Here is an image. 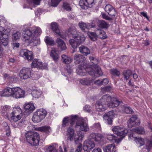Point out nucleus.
<instances>
[{"label": "nucleus", "mask_w": 152, "mask_h": 152, "mask_svg": "<svg viewBox=\"0 0 152 152\" xmlns=\"http://www.w3.org/2000/svg\"><path fill=\"white\" fill-rule=\"evenodd\" d=\"M41 32V29L38 27L26 30L25 33L22 37V40L28 44L31 42H34V40H36Z\"/></svg>", "instance_id": "obj_1"}, {"label": "nucleus", "mask_w": 152, "mask_h": 152, "mask_svg": "<svg viewBox=\"0 0 152 152\" xmlns=\"http://www.w3.org/2000/svg\"><path fill=\"white\" fill-rule=\"evenodd\" d=\"M76 72L78 75L83 76L86 75L87 74L86 72H87L92 77L95 78L99 77L102 74L100 68L96 67L93 66L85 69L80 65L78 66Z\"/></svg>", "instance_id": "obj_2"}, {"label": "nucleus", "mask_w": 152, "mask_h": 152, "mask_svg": "<svg viewBox=\"0 0 152 152\" xmlns=\"http://www.w3.org/2000/svg\"><path fill=\"white\" fill-rule=\"evenodd\" d=\"M68 31L71 34L72 37L75 39H71L69 41L73 48H77L78 46L84 42L86 38L84 35L77 32L75 29L72 28H69Z\"/></svg>", "instance_id": "obj_3"}, {"label": "nucleus", "mask_w": 152, "mask_h": 152, "mask_svg": "<svg viewBox=\"0 0 152 152\" xmlns=\"http://www.w3.org/2000/svg\"><path fill=\"white\" fill-rule=\"evenodd\" d=\"M103 138V136L100 134L91 133L88 137V140L84 142L83 144V149L86 151L92 149L95 146L93 141L99 143Z\"/></svg>", "instance_id": "obj_4"}, {"label": "nucleus", "mask_w": 152, "mask_h": 152, "mask_svg": "<svg viewBox=\"0 0 152 152\" xmlns=\"http://www.w3.org/2000/svg\"><path fill=\"white\" fill-rule=\"evenodd\" d=\"M26 140L32 146H38L39 145L40 137L38 133L36 132H28L25 134Z\"/></svg>", "instance_id": "obj_5"}, {"label": "nucleus", "mask_w": 152, "mask_h": 152, "mask_svg": "<svg viewBox=\"0 0 152 152\" xmlns=\"http://www.w3.org/2000/svg\"><path fill=\"white\" fill-rule=\"evenodd\" d=\"M111 99V97L108 95H104L101 99L97 101L96 104V108L98 111H104L106 109Z\"/></svg>", "instance_id": "obj_6"}, {"label": "nucleus", "mask_w": 152, "mask_h": 152, "mask_svg": "<svg viewBox=\"0 0 152 152\" xmlns=\"http://www.w3.org/2000/svg\"><path fill=\"white\" fill-rule=\"evenodd\" d=\"M47 115V112L43 109H40L35 112L32 118V120L34 123H39L45 118Z\"/></svg>", "instance_id": "obj_7"}, {"label": "nucleus", "mask_w": 152, "mask_h": 152, "mask_svg": "<svg viewBox=\"0 0 152 152\" xmlns=\"http://www.w3.org/2000/svg\"><path fill=\"white\" fill-rule=\"evenodd\" d=\"M22 111L19 107L13 108L12 112L10 114L12 120L15 122L20 120L22 116Z\"/></svg>", "instance_id": "obj_8"}, {"label": "nucleus", "mask_w": 152, "mask_h": 152, "mask_svg": "<svg viewBox=\"0 0 152 152\" xmlns=\"http://www.w3.org/2000/svg\"><path fill=\"white\" fill-rule=\"evenodd\" d=\"M75 128L85 132L88 131L89 129L88 124L82 118H80L77 120L76 123Z\"/></svg>", "instance_id": "obj_9"}, {"label": "nucleus", "mask_w": 152, "mask_h": 152, "mask_svg": "<svg viewBox=\"0 0 152 152\" xmlns=\"http://www.w3.org/2000/svg\"><path fill=\"white\" fill-rule=\"evenodd\" d=\"M114 133L118 136H123L124 137L128 132L127 129L119 126H114L112 128Z\"/></svg>", "instance_id": "obj_10"}, {"label": "nucleus", "mask_w": 152, "mask_h": 152, "mask_svg": "<svg viewBox=\"0 0 152 152\" xmlns=\"http://www.w3.org/2000/svg\"><path fill=\"white\" fill-rule=\"evenodd\" d=\"M31 71L29 68H23L20 71L19 76L22 79L25 80L30 77Z\"/></svg>", "instance_id": "obj_11"}, {"label": "nucleus", "mask_w": 152, "mask_h": 152, "mask_svg": "<svg viewBox=\"0 0 152 152\" xmlns=\"http://www.w3.org/2000/svg\"><path fill=\"white\" fill-rule=\"evenodd\" d=\"M128 126L131 128L133 126L139 125L140 123L139 120L136 115H132L128 121Z\"/></svg>", "instance_id": "obj_12"}, {"label": "nucleus", "mask_w": 152, "mask_h": 152, "mask_svg": "<svg viewBox=\"0 0 152 152\" xmlns=\"http://www.w3.org/2000/svg\"><path fill=\"white\" fill-rule=\"evenodd\" d=\"M20 54L28 61H31L33 58L32 52L26 49L22 50L20 52Z\"/></svg>", "instance_id": "obj_13"}, {"label": "nucleus", "mask_w": 152, "mask_h": 152, "mask_svg": "<svg viewBox=\"0 0 152 152\" xmlns=\"http://www.w3.org/2000/svg\"><path fill=\"white\" fill-rule=\"evenodd\" d=\"M13 97L18 99L23 97L24 96L25 91L19 87H14V89Z\"/></svg>", "instance_id": "obj_14"}, {"label": "nucleus", "mask_w": 152, "mask_h": 152, "mask_svg": "<svg viewBox=\"0 0 152 152\" xmlns=\"http://www.w3.org/2000/svg\"><path fill=\"white\" fill-rule=\"evenodd\" d=\"M114 115V113L110 111L105 113L103 116V119L106 121V123L108 124H111L112 123V119Z\"/></svg>", "instance_id": "obj_15"}, {"label": "nucleus", "mask_w": 152, "mask_h": 152, "mask_svg": "<svg viewBox=\"0 0 152 152\" xmlns=\"http://www.w3.org/2000/svg\"><path fill=\"white\" fill-rule=\"evenodd\" d=\"M105 11L107 12L108 15L110 16L113 17H115L116 14L115 10L113 7L110 4L107 5L104 8Z\"/></svg>", "instance_id": "obj_16"}, {"label": "nucleus", "mask_w": 152, "mask_h": 152, "mask_svg": "<svg viewBox=\"0 0 152 152\" xmlns=\"http://www.w3.org/2000/svg\"><path fill=\"white\" fill-rule=\"evenodd\" d=\"M66 135L67 136V140L72 141L75 135V131L73 129L69 127L67 129Z\"/></svg>", "instance_id": "obj_17"}, {"label": "nucleus", "mask_w": 152, "mask_h": 152, "mask_svg": "<svg viewBox=\"0 0 152 152\" xmlns=\"http://www.w3.org/2000/svg\"><path fill=\"white\" fill-rule=\"evenodd\" d=\"M121 102L119 101L117 99L111 98L110 102H108L107 106L110 108H113L118 107Z\"/></svg>", "instance_id": "obj_18"}, {"label": "nucleus", "mask_w": 152, "mask_h": 152, "mask_svg": "<svg viewBox=\"0 0 152 152\" xmlns=\"http://www.w3.org/2000/svg\"><path fill=\"white\" fill-rule=\"evenodd\" d=\"M51 28L56 34H58L61 37L63 38H64V36L60 33V31L58 28V26L56 23L53 22L52 23Z\"/></svg>", "instance_id": "obj_19"}, {"label": "nucleus", "mask_w": 152, "mask_h": 152, "mask_svg": "<svg viewBox=\"0 0 152 152\" xmlns=\"http://www.w3.org/2000/svg\"><path fill=\"white\" fill-rule=\"evenodd\" d=\"M32 68L36 67L42 69L43 68L42 63L40 60L37 59H34L31 63Z\"/></svg>", "instance_id": "obj_20"}, {"label": "nucleus", "mask_w": 152, "mask_h": 152, "mask_svg": "<svg viewBox=\"0 0 152 152\" xmlns=\"http://www.w3.org/2000/svg\"><path fill=\"white\" fill-rule=\"evenodd\" d=\"M95 32L98 37L101 39H104L107 37L104 31L102 29H97L96 30Z\"/></svg>", "instance_id": "obj_21"}, {"label": "nucleus", "mask_w": 152, "mask_h": 152, "mask_svg": "<svg viewBox=\"0 0 152 152\" xmlns=\"http://www.w3.org/2000/svg\"><path fill=\"white\" fill-rule=\"evenodd\" d=\"M74 59L76 63L80 64L83 62L85 61V58L81 54H75L74 57Z\"/></svg>", "instance_id": "obj_22"}, {"label": "nucleus", "mask_w": 152, "mask_h": 152, "mask_svg": "<svg viewBox=\"0 0 152 152\" xmlns=\"http://www.w3.org/2000/svg\"><path fill=\"white\" fill-rule=\"evenodd\" d=\"M79 81L82 85L90 86L93 83V80L91 78H86L80 79Z\"/></svg>", "instance_id": "obj_23"}, {"label": "nucleus", "mask_w": 152, "mask_h": 152, "mask_svg": "<svg viewBox=\"0 0 152 152\" xmlns=\"http://www.w3.org/2000/svg\"><path fill=\"white\" fill-rule=\"evenodd\" d=\"M57 50L56 48L53 49L51 51L50 56L55 62L58 61L59 58L58 54L56 53Z\"/></svg>", "instance_id": "obj_24"}, {"label": "nucleus", "mask_w": 152, "mask_h": 152, "mask_svg": "<svg viewBox=\"0 0 152 152\" xmlns=\"http://www.w3.org/2000/svg\"><path fill=\"white\" fill-rule=\"evenodd\" d=\"M56 42L58 44V47L62 50H65L66 48L65 44L62 39L57 38L56 40Z\"/></svg>", "instance_id": "obj_25"}, {"label": "nucleus", "mask_w": 152, "mask_h": 152, "mask_svg": "<svg viewBox=\"0 0 152 152\" xmlns=\"http://www.w3.org/2000/svg\"><path fill=\"white\" fill-rule=\"evenodd\" d=\"M80 52L86 56H87L90 53L89 49L83 45H81L79 47Z\"/></svg>", "instance_id": "obj_26"}, {"label": "nucleus", "mask_w": 152, "mask_h": 152, "mask_svg": "<svg viewBox=\"0 0 152 152\" xmlns=\"http://www.w3.org/2000/svg\"><path fill=\"white\" fill-rule=\"evenodd\" d=\"M115 148L113 144H109L103 147L104 152H113Z\"/></svg>", "instance_id": "obj_27"}, {"label": "nucleus", "mask_w": 152, "mask_h": 152, "mask_svg": "<svg viewBox=\"0 0 152 152\" xmlns=\"http://www.w3.org/2000/svg\"><path fill=\"white\" fill-rule=\"evenodd\" d=\"M24 108L25 111L31 112L35 109V107L32 103H28L24 106Z\"/></svg>", "instance_id": "obj_28"}, {"label": "nucleus", "mask_w": 152, "mask_h": 152, "mask_svg": "<svg viewBox=\"0 0 152 152\" xmlns=\"http://www.w3.org/2000/svg\"><path fill=\"white\" fill-rule=\"evenodd\" d=\"M61 60L63 63L66 64L70 63L72 62L71 58L65 55H62L61 56Z\"/></svg>", "instance_id": "obj_29"}, {"label": "nucleus", "mask_w": 152, "mask_h": 152, "mask_svg": "<svg viewBox=\"0 0 152 152\" xmlns=\"http://www.w3.org/2000/svg\"><path fill=\"white\" fill-rule=\"evenodd\" d=\"M132 74V71L129 69L125 70L124 71L123 73L124 78L126 80L128 79L130 76Z\"/></svg>", "instance_id": "obj_30"}, {"label": "nucleus", "mask_w": 152, "mask_h": 152, "mask_svg": "<svg viewBox=\"0 0 152 152\" xmlns=\"http://www.w3.org/2000/svg\"><path fill=\"white\" fill-rule=\"evenodd\" d=\"M31 94L33 97L35 98H38L42 94V91L39 89H34L32 91Z\"/></svg>", "instance_id": "obj_31"}, {"label": "nucleus", "mask_w": 152, "mask_h": 152, "mask_svg": "<svg viewBox=\"0 0 152 152\" xmlns=\"http://www.w3.org/2000/svg\"><path fill=\"white\" fill-rule=\"evenodd\" d=\"M21 36V33L18 31H14L12 35L13 40L16 41L20 38Z\"/></svg>", "instance_id": "obj_32"}, {"label": "nucleus", "mask_w": 152, "mask_h": 152, "mask_svg": "<svg viewBox=\"0 0 152 152\" xmlns=\"http://www.w3.org/2000/svg\"><path fill=\"white\" fill-rule=\"evenodd\" d=\"M97 25L99 27L102 28H107L108 27V24L104 20H99L98 22Z\"/></svg>", "instance_id": "obj_33"}, {"label": "nucleus", "mask_w": 152, "mask_h": 152, "mask_svg": "<svg viewBox=\"0 0 152 152\" xmlns=\"http://www.w3.org/2000/svg\"><path fill=\"white\" fill-rule=\"evenodd\" d=\"M121 108L122 111L127 114L131 113L133 112L132 108L129 107H126L124 105H123L122 106Z\"/></svg>", "instance_id": "obj_34"}, {"label": "nucleus", "mask_w": 152, "mask_h": 152, "mask_svg": "<svg viewBox=\"0 0 152 152\" xmlns=\"http://www.w3.org/2000/svg\"><path fill=\"white\" fill-rule=\"evenodd\" d=\"M87 0H80L79 2L80 6L82 9H86L88 6V3Z\"/></svg>", "instance_id": "obj_35"}, {"label": "nucleus", "mask_w": 152, "mask_h": 152, "mask_svg": "<svg viewBox=\"0 0 152 152\" xmlns=\"http://www.w3.org/2000/svg\"><path fill=\"white\" fill-rule=\"evenodd\" d=\"M45 41L47 45L52 46L54 44L55 42L53 39L51 38L48 37V36L46 37Z\"/></svg>", "instance_id": "obj_36"}, {"label": "nucleus", "mask_w": 152, "mask_h": 152, "mask_svg": "<svg viewBox=\"0 0 152 152\" xmlns=\"http://www.w3.org/2000/svg\"><path fill=\"white\" fill-rule=\"evenodd\" d=\"M38 130L42 132H49L51 131L50 127L44 126L38 128Z\"/></svg>", "instance_id": "obj_37"}, {"label": "nucleus", "mask_w": 152, "mask_h": 152, "mask_svg": "<svg viewBox=\"0 0 152 152\" xmlns=\"http://www.w3.org/2000/svg\"><path fill=\"white\" fill-rule=\"evenodd\" d=\"M134 132L140 134H144L145 132L144 128L141 126H140L135 129H134Z\"/></svg>", "instance_id": "obj_38"}, {"label": "nucleus", "mask_w": 152, "mask_h": 152, "mask_svg": "<svg viewBox=\"0 0 152 152\" xmlns=\"http://www.w3.org/2000/svg\"><path fill=\"white\" fill-rule=\"evenodd\" d=\"M106 137L107 139L110 141L114 140L115 142L117 141L116 137L113 134H108L106 135Z\"/></svg>", "instance_id": "obj_39"}, {"label": "nucleus", "mask_w": 152, "mask_h": 152, "mask_svg": "<svg viewBox=\"0 0 152 152\" xmlns=\"http://www.w3.org/2000/svg\"><path fill=\"white\" fill-rule=\"evenodd\" d=\"M78 26L83 31H84L86 29L88 28V26L86 24L83 22H80L78 23Z\"/></svg>", "instance_id": "obj_40"}, {"label": "nucleus", "mask_w": 152, "mask_h": 152, "mask_svg": "<svg viewBox=\"0 0 152 152\" xmlns=\"http://www.w3.org/2000/svg\"><path fill=\"white\" fill-rule=\"evenodd\" d=\"M69 122L71 126H72L75 124V121L77 119V116L72 115L69 117Z\"/></svg>", "instance_id": "obj_41"}, {"label": "nucleus", "mask_w": 152, "mask_h": 152, "mask_svg": "<svg viewBox=\"0 0 152 152\" xmlns=\"http://www.w3.org/2000/svg\"><path fill=\"white\" fill-rule=\"evenodd\" d=\"M47 150L48 152H58L56 146L54 145L49 146Z\"/></svg>", "instance_id": "obj_42"}, {"label": "nucleus", "mask_w": 152, "mask_h": 152, "mask_svg": "<svg viewBox=\"0 0 152 152\" xmlns=\"http://www.w3.org/2000/svg\"><path fill=\"white\" fill-rule=\"evenodd\" d=\"M62 7L64 10H66L69 11L71 10V8L70 7V4L67 2H64Z\"/></svg>", "instance_id": "obj_43"}, {"label": "nucleus", "mask_w": 152, "mask_h": 152, "mask_svg": "<svg viewBox=\"0 0 152 152\" xmlns=\"http://www.w3.org/2000/svg\"><path fill=\"white\" fill-rule=\"evenodd\" d=\"M61 0H50L49 2L51 6L56 7L60 2Z\"/></svg>", "instance_id": "obj_44"}, {"label": "nucleus", "mask_w": 152, "mask_h": 152, "mask_svg": "<svg viewBox=\"0 0 152 152\" xmlns=\"http://www.w3.org/2000/svg\"><path fill=\"white\" fill-rule=\"evenodd\" d=\"M0 96H1L9 97L7 87L0 91Z\"/></svg>", "instance_id": "obj_45"}, {"label": "nucleus", "mask_w": 152, "mask_h": 152, "mask_svg": "<svg viewBox=\"0 0 152 152\" xmlns=\"http://www.w3.org/2000/svg\"><path fill=\"white\" fill-rule=\"evenodd\" d=\"M89 37L92 40L95 41L97 39L98 37L96 32H90L89 34Z\"/></svg>", "instance_id": "obj_46"}, {"label": "nucleus", "mask_w": 152, "mask_h": 152, "mask_svg": "<svg viewBox=\"0 0 152 152\" xmlns=\"http://www.w3.org/2000/svg\"><path fill=\"white\" fill-rule=\"evenodd\" d=\"M69 117H64L62 121V126L65 127L68 126L69 124Z\"/></svg>", "instance_id": "obj_47"}, {"label": "nucleus", "mask_w": 152, "mask_h": 152, "mask_svg": "<svg viewBox=\"0 0 152 152\" xmlns=\"http://www.w3.org/2000/svg\"><path fill=\"white\" fill-rule=\"evenodd\" d=\"M42 0H27V2L29 4H33L35 5H38L40 4Z\"/></svg>", "instance_id": "obj_48"}, {"label": "nucleus", "mask_w": 152, "mask_h": 152, "mask_svg": "<svg viewBox=\"0 0 152 152\" xmlns=\"http://www.w3.org/2000/svg\"><path fill=\"white\" fill-rule=\"evenodd\" d=\"M77 135L78 137H77L76 136H75V137L74 139V141L75 144H77L79 142V140H82L83 138L84 137L83 135L82 134L78 135V134Z\"/></svg>", "instance_id": "obj_49"}, {"label": "nucleus", "mask_w": 152, "mask_h": 152, "mask_svg": "<svg viewBox=\"0 0 152 152\" xmlns=\"http://www.w3.org/2000/svg\"><path fill=\"white\" fill-rule=\"evenodd\" d=\"M112 74L116 76H119L120 75V72L119 71L115 69H113L111 71Z\"/></svg>", "instance_id": "obj_50"}, {"label": "nucleus", "mask_w": 152, "mask_h": 152, "mask_svg": "<svg viewBox=\"0 0 152 152\" xmlns=\"http://www.w3.org/2000/svg\"><path fill=\"white\" fill-rule=\"evenodd\" d=\"M4 78L5 80H7L10 82H12L14 78L12 77H10L7 74H5L4 75Z\"/></svg>", "instance_id": "obj_51"}, {"label": "nucleus", "mask_w": 152, "mask_h": 152, "mask_svg": "<svg viewBox=\"0 0 152 152\" xmlns=\"http://www.w3.org/2000/svg\"><path fill=\"white\" fill-rule=\"evenodd\" d=\"M7 89L9 97L11 96L13 97V94L14 93L13 91L14 88H11L10 87H7Z\"/></svg>", "instance_id": "obj_52"}, {"label": "nucleus", "mask_w": 152, "mask_h": 152, "mask_svg": "<svg viewBox=\"0 0 152 152\" xmlns=\"http://www.w3.org/2000/svg\"><path fill=\"white\" fill-rule=\"evenodd\" d=\"M10 107L9 106L7 105H5L4 106L2 109V110L1 111L2 113L4 114H5V113H7V112L9 111Z\"/></svg>", "instance_id": "obj_53"}, {"label": "nucleus", "mask_w": 152, "mask_h": 152, "mask_svg": "<svg viewBox=\"0 0 152 152\" xmlns=\"http://www.w3.org/2000/svg\"><path fill=\"white\" fill-rule=\"evenodd\" d=\"M102 16L103 18L107 20H112V18L109 17L108 15L105 13L102 14Z\"/></svg>", "instance_id": "obj_54"}, {"label": "nucleus", "mask_w": 152, "mask_h": 152, "mask_svg": "<svg viewBox=\"0 0 152 152\" xmlns=\"http://www.w3.org/2000/svg\"><path fill=\"white\" fill-rule=\"evenodd\" d=\"M91 108L90 106L88 105H86L84 107L83 110L86 112L89 113L91 111Z\"/></svg>", "instance_id": "obj_55"}, {"label": "nucleus", "mask_w": 152, "mask_h": 152, "mask_svg": "<svg viewBox=\"0 0 152 152\" xmlns=\"http://www.w3.org/2000/svg\"><path fill=\"white\" fill-rule=\"evenodd\" d=\"M111 90V88L110 86H107L104 87L102 89V90L103 91L108 92L110 91Z\"/></svg>", "instance_id": "obj_56"}, {"label": "nucleus", "mask_w": 152, "mask_h": 152, "mask_svg": "<svg viewBox=\"0 0 152 152\" xmlns=\"http://www.w3.org/2000/svg\"><path fill=\"white\" fill-rule=\"evenodd\" d=\"M6 125H7L6 123ZM5 130L6 131V134L7 136H9L10 135V130L9 129V126L7 125V126H6L5 127Z\"/></svg>", "instance_id": "obj_57"}, {"label": "nucleus", "mask_w": 152, "mask_h": 152, "mask_svg": "<svg viewBox=\"0 0 152 152\" xmlns=\"http://www.w3.org/2000/svg\"><path fill=\"white\" fill-rule=\"evenodd\" d=\"M108 79L107 78H104L102 80H101V85H106L108 83Z\"/></svg>", "instance_id": "obj_58"}, {"label": "nucleus", "mask_w": 152, "mask_h": 152, "mask_svg": "<svg viewBox=\"0 0 152 152\" xmlns=\"http://www.w3.org/2000/svg\"><path fill=\"white\" fill-rule=\"evenodd\" d=\"M93 127L95 128L98 129L99 130L101 129V126L99 123H95L94 124Z\"/></svg>", "instance_id": "obj_59"}, {"label": "nucleus", "mask_w": 152, "mask_h": 152, "mask_svg": "<svg viewBox=\"0 0 152 152\" xmlns=\"http://www.w3.org/2000/svg\"><path fill=\"white\" fill-rule=\"evenodd\" d=\"M82 149V145L80 144L77 147V148L75 150L76 152H80Z\"/></svg>", "instance_id": "obj_60"}, {"label": "nucleus", "mask_w": 152, "mask_h": 152, "mask_svg": "<svg viewBox=\"0 0 152 152\" xmlns=\"http://www.w3.org/2000/svg\"><path fill=\"white\" fill-rule=\"evenodd\" d=\"M24 120L23 119H22L20 121L18 122V125L20 127L23 126L24 124Z\"/></svg>", "instance_id": "obj_61"}, {"label": "nucleus", "mask_w": 152, "mask_h": 152, "mask_svg": "<svg viewBox=\"0 0 152 152\" xmlns=\"http://www.w3.org/2000/svg\"><path fill=\"white\" fill-rule=\"evenodd\" d=\"M138 144L140 145V146L144 144V142L141 138H139L138 139Z\"/></svg>", "instance_id": "obj_62"}, {"label": "nucleus", "mask_w": 152, "mask_h": 152, "mask_svg": "<svg viewBox=\"0 0 152 152\" xmlns=\"http://www.w3.org/2000/svg\"><path fill=\"white\" fill-rule=\"evenodd\" d=\"M140 14L141 15L143 16L144 17L146 18L148 20H149V18L146 12H140Z\"/></svg>", "instance_id": "obj_63"}, {"label": "nucleus", "mask_w": 152, "mask_h": 152, "mask_svg": "<svg viewBox=\"0 0 152 152\" xmlns=\"http://www.w3.org/2000/svg\"><path fill=\"white\" fill-rule=\"evenodd\" d=\"M92 152H102V150L100 148H98L94 149Z\"/></svg>", "instance_id": "obj_64"}]
</instances>
